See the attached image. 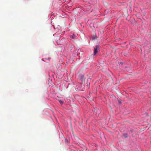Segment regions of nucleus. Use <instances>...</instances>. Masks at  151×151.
<instances>
[{
	"instance_id": "obj_1",
	"label": "nucleus",
	"mask_w": 151,
	"mask_h": 151,
	"mask_svg": "<svg viewBox=\"0 0 151 151\" xmlns=\"http://www.w3.org/2000/svg\"><path fill=\"white\" fill-rule=\"evenodd\" d=\"M52 4L55 9H58L61 6L60 4L57 1L55 0L53 1Z\"/></svg>"
},
{
	"instance_id": "obj_2",
	"label": "nucleus",
	"mask_w": 151,
	"mask_h": 151,
	"mask_svg": "<svg viewBox=\"0 0 151 151\" xmlns=\"http://www.w3.org/2000/svg\"><path fill=\"white\" fill-rule=\"evenodd\" d=\"M60 28V26H58V27H57L56 28H55V27L54 26L52 25L51 26V29L52 31H53V30H54V31L56 33L54 34L53 35V36H56V35H57L58 34H57L56 33L57 32H58L59 29V28Z\"/></svg>"
},
{
	"instance_id": "obj_3",
	"label": "nucleus",
	"mask_w": 151,
	"mask_h": 151,
	"mask_svg": "<svg viewBox=\"0 0 151 151\" xmlns=\"http://www.w3.org/2000/svg\"><path fill=\"white\" fill-rule=\"evenodd\" d=\"M100 45H96L95 46L94 48V50L93 52V55H95L98 52L99 50V49Z\"/></svg>"
},
{
	"instance_id": "obj_4",
	"label": "nucleus",
	"mask_w": 151,
	"mask_h": 151,
	"mask_svg": "<svg viewBox=\"0 0 151 151\" xmlns=\"http://www.w3.org/2000/svg\"><path fill=\"white\" fill-rule=\"evenodd\" d=\"M80 78L81 80L83 83L85 82L86 78L82 74L80 75Z\"/></svg>"
},
{
	"instance_id": "obj_5",
	"label": "nucleus",
	"mask_w": 151,
	"mask_h": 151,
	"mask_svg": "<svg viewBox=\"0 0 151 151\" xmlns=\"http://www.w3.org/2000/svg\"><path fill=\"white\" fill-rule=\"evenodd\" d=\"M70 37L71 38L73 39H76L77 38V36L74 34H73L72 35H70Z\"/></svg>"
},
{
	"instance_id": "obj_6",
	"label": "nucleus",
	"mask_w": 151,
	"mask_h": 151,
	"mask_svg": "<svg viewBox=\"0 0 151 151\" xmlns=\"http://www.w3.org/2000/svg\"><path fill=\"white\" fill-rule=\"evenodd\" d=\"M91 7L89 5L88 7H85L84 9L85 11H86V12H88L89 11H90V9H91Z\"/></svg>"
},
{
	"instance_id": "obj_7",
	"label": "nucleus",
	"mask_w": 151,
	"mask_h": 151,
	"mask_svg": "<svg viewBox=\"0 0 151 151\" xmlns=\"http://www.w3.org/2000/svg\"><path fill=\"white\" fill-rule=\"evenodd\" d=\"M91 79V78H89L87 79V86L88 88L90 86Z\"/></svg>"
},
{
	"instance_id": "obj_8",
	"label": "nucleus",
	"mask_w": 151,
	"mask_h": 151,
	"mask_svg": "<svg viewBox=\"0 0 151 151\" xmlns=\"http://www.w3.org/2000/svg\"><path fill=\"white\" fill-rule=\"evenodd\" d=\"M124 64V63H123L122 62H120L119 63V64L120 65V66L121 67V68H122V67H123L124 68H127V66H122Z\"/></svg>"
},
{
	"instance_id": "obj_9",
	"label": "nucleus",
	"mask_w": 151,
	"mask_h": 151,
	"mask_svg": "<svg viewBox=\"0 0 151 151\" xmlns=\"http://www.w3.org/2000/svg\"><path fill=\"white\" fill-rule=\"evenodd\" d=\"M72 0H66V1H70L71 3L70 4V2H69V3H68V6L69 7H71L72 5H73V3H72Z\"/></svg>"
},
{
	"instance_id": "obj_10",
	"label": "nucleus",
	"mask_w": 151,
	"mask_h": 151,
	"mask_svg": "<svg viewBox=\"0 0 151 151\" xmlns=\"http://www.w3.org/2000/svg\"><path fill=\"white\" fill-rule=\"evenodd\" d=\"M97 39V37L96 35H93L92 36V40H94Z\"/></svg>"
},
{
	"instance_id": "obj_11",
	"label": "nucleus",
	"mask_w": 151,
	"mask_h": 151,
	"mask_svg": "<svg viewBox=\"0 0 151 151\" xmlns=\"http://www.w3.org/2000/svg\"><path fill=\"white\" fill-rule=\"evenodd\" d=\"M128 136V135L127 133H124L123 134V137L124 138H127Z\"/></svg>"
},
{
	"instance_id": "obj_12",
	"label": "nucleus",
	"mask_w": 151,
	"mask_h": 151,
	"mask_svg": "<svg viewBox=\"0 0 151 151\" xmlns=\"http://www.w3.org/2000/svg\"><path fill=\"white\" fill-rule=\"evenodd\" d=\"M59 74L60 75V78H61L62 77H63L64 75V74L63 73H58V75Z\"/></svg>"
},
{
	"instance_id": "obj_13",
	"label": "nucleus",
	"mask_w": 151,
	"mask_h": 151,
	"mask_svg": "<svg viewBox=\"0 0 151 151\" xmlns=\"http://www.w3.org/2000/svg\"><path fill=\"white\" fill-rule=\"evenodd\" d=\"M59 103L61 105L63 104V103H64L63 101H62V100H59Z\"/></svg>"
},
{
	"instance_id": "obj_14",
	"label": "nucleus",
	"mask_w": 151,
	"mask_h": 151,
	"mask_svg": "<svg viewBox=\"0 0 151 151\" xmlns=\"http://www.w3.org/2000/svg\"><path fill=\"white\" fill-rule=\"evenodd\" d=\"M118 103L119 104L121 105L122 104V100L121 99H118Z\"/></svg>"
},
{
	"instance_id": "obj_15",
	"label": "nucleus",
	"mask_w": 151,
	"mask_h": 151,
	"mask_svg": "<svg viewBox=\"0 0 151 151\" xmlns=\"http://www.w3.org/2000/svg\"><path fill=\"white\" fill-rule=\"evenodd\" d=\"M62 16L60 15V16L62 17H63L64 16L65 13L64 12H62Z\"/></svg>"
},
{
	"instance_id": "obj_16",
	"label": "nucleus",
	"mask_w": 151,
	"mask_h": 151,
	"mask_svg": "<svg viewBox=\"0 0 151 151\" xmlns=\"http://www.w3.org/2000/svg\"><path fill=\"white\" fill-rule=\"evenodd\" d=\"M98 110L99 111V109H95L94 111L95 113H97L98 112Z\"/></svg>"
},
{
	"instance_id": "obj_17",
	"label": "nucleus",
	"mask_w": 151,
	"mask_h": 151,
	"mask_svg": "<svg viewBox=\"0 0 151 151\" xmlns=\"http://www.w3.org/2000/svg\"><path fill=\"white\" fill-rule=\"evenodd\" d=\"M44 59L50 61V58H45Z\"/></svg>"
},
{
	"instance_id": "obj_18",
	"label": "nucleus",
	"mask_w": 151,
	"mask_h": 151,
	"mask_svg": "<svg viewBox=\"0 0 151 151\" xmlns=\"http://www.w3.org/2000/svg\"><path fill=\"white\" fill-rule=\"evenodd\" d=\"M67 9H68L69 10H70V8L69 7H68V8H67Z\"/></svg>"
},
{
	"instance_id": "obj_19",
	"label": "nucleus",
	"mask_w": 151,
	"mask_h": 151,
	"mask_svg": "<svg viewBox=\"0 0 151 151\" xmlns=\"http://www.w3.org/2000/svg\"><path fill=\"white\" fill-rule=\"evenodd\" d=\"M60 34H58V37H59V36H60Z\"/></svg>"
},
{
	"instance_id": "obj_20",
	"label": "nucleus",
	"mask_w": 151,
	"mask_h": 151,
	"mask_svg": "<svg viewBox=\"0 0 151 151\" xmlns=\"http://www.w3.org/2000/svg\"><path fill=\"white\" fill-rule=\"evenodd\" d=\"M71 10H70V11H72L73 10V9H71Z\"/></svg>"
},
{
	"instance_id": "obj_21",
	"label": "nucleus",
	"mask_w": 151,
	"mask_h": 151,
	"mask_svg": "<svg viewBox=\"0 0 151 151\" xmlns=\"http://www.w3.org/2000/svg\"><path fill=\"white\" fill-rule=\"evenodd\" d=\"M131 132H133V131L132 130H131Z\"/></svg>"
},
{
	"instance_id": "obj_22",
	"label": "nucleus",
	"mask_w": 151,
	"mask_h": 151,
	"mask_svg": "<svg viewBox=\"0 0 151 151\" xmlns=\"http://www.w3.org/2000/svg\"><path fill=\"white\" fill-rule=\"evenodd\" d=\"M43 60H44V59H42V61H44Z\"/></svg>"
},
{
	"instance_id": "obj_23",
	"label": "nucleus",
	"mask_w": 151,
	"mask_h": 151,
	"mask_svg": "<svg viewBox=\"0 0 151 151\" xmlns=\"http://www.w3.org/2000/svg\"><path fill=\"white\" fill-rule=\"evenodd\" d=\"M68 141H67V143H68Z\"/></svg>"
},
{
	"instance_id": "obj_24",
	"label": "nucleus",
	"mask_w": 151,
	"mask_h": 151,
	"mask_svg": "<svg viewBox=\"0 0 151 151\" xmlns=\"http://www.w3.org/2000/svg\"><path fill=\"white\" fill-rule=\"evenodd\" d=\"M68 141H67V143H68Z\"/></svg>"
}]
</instances>
